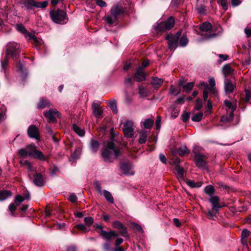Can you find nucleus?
Listing matches in <instances>:
<instances>
[{
	"label": "nucleus",
	"instance_id": "61",
	"mask_svg": "<svg viewBox=\"0 0 251 251\" xmlns=\"http://www.w3.org/2000/svg\"><path fill=\"white\" fill-rule=\"evenodd\" d=\"M187 185L192 187V188H195V187H196V182H195L193 180H188L187 182Z\"/></svg>",
	"mask_w": 251,
	"mask_h": 251
},
{
	"label": "nucleus",
	"instance_id": "23",
	"mask_svg": "<svg viewBox=\"0 0 251 251\" xmlns=\"http://www.w3.org/2000/svg\"><path fill=\"white\" fill-rule=\"evenodd\" d=\"M232 71L233 70L229 64H226L223 68V73L226 78L227 75H231Z\"/></svg>",
	"mask_w": 251,
	"mask_h": 251
},
{
	"label": "nucleus",
	"instance_id": "17",
	"mask_svg": "<svg viewBox=\"0 0 251 251\" xmlns=\"http://www.w3.org/2000/svg\"><path fill=\"white\" fill-rule=\"evenodd\" d=\"M122 172L125 175H132L134 173L131 171V165L129 162L122 164L120 166Z\"/></svg>",
	"mask_w": 251,
	"mask_h": 251
},
{
	"label": "nucleus",
	"instance_id": "46",
	"mask_svg": "<svg viewBox=\"0 0 251 251\" xmlns=\"http://www.w3.org/2000/svg\"><path fill=\"white\" fill-rule=\"evenodd\" d=\"M25 200V198L21 197L20 195H17L15 198L14 202L16 205H19L21 203L23 202Z\"/></svg>",
	"mask_w": 251,
	"mask_h": 251
},
{
	"label": "nucleus",
	"instance_id": "41",
	"mask_svg": "<svg viewBox=\"0 0 251 251\" xmlns=\"http://www.w3.org/2000/svg\"><path fill=\"white\" fill-rule=\"evenodd\" d=\"M75 227L84 232H87L89 230V229H88L86 226L83 224L76 225L75 226Z\"/></svg>",
	"mask_w": 251,
	"mask_h": 251
},
{
	"label": "nucleus",
	"instance_id": "1",
	"mask_svg": "<svg viewBox=\"0 0 251 251\" xmlns=\"http://www.w3.org/2000/svg\"><path fill=\"white\" fill-rule=\"evenodd\" d=\"M121 152L118 148H117L113 141H109L107 145L102 151L101 156L106 162H112L114 159L117 158Z\"/></svg>",
	"mask_w": 251,
	"mask_h": 251
},
{
	"label": "nucleus",
	"instance_id": "20",
	"mask_svg": "<svg viewBox=\"0 0 251 251\" xmlns=\"http://www.w3.org/2000/svg\"><path fill=\"white\" fill-rule=\"evenodd\" d=\"M175 169L177 172V177L179 179L183 180L184 179V170L183 167H180L179 165H176Z\"/></svg>",
	"mask_w": 251,
	"mask_h": 251
},
{
	"label": "nucleus",
	"instance_id": "52",
	"mask_svg": "<svg viewBox=\"0 0 251 251\" xmlns=\"http://www.w3.org/2000/svg\"><path fill=\"white\" fill-rule=\"evenodd\" d=\"M196 9L198 12L201 14H204L205 11V7L203 5H199L197 4Z\"/></svg>",
	"mask_w": 251,
	"mask_h": 251
},
{
	"label": "nucleus",
	"instance_id": "11",
	"mask_svg": "<svg viewBox=\"0 0 251 251\" xmlns=\"http://www.w3.org/2000/svg\"><path fill=\"white\" fill-rule=\"evenodd\" d=\"M44 116L49 119V122L55 123L56 118L59 117V113L56 109H50L44 113Z\"/></svg>",
	"mask_w": 251,
	"mask_h": 251
},
{
	"label": "nucleus",
	"instance_id": "19",
	"mask_svg": "<svg viewBox=\"0 0 251 251\" xmlns=\"http://www.w3.org/2000/svg\"><path fill=\"white\" fill-rule=\"evenodd\" d=\"M100 147L99 142L93 139H91L90 142V148L91 151L93 153H96Z\"/></svg>",
	"mask_w": 251,
	"mask_h": 251
},
{
	"label": "nucleus",
	"instance_id": "9",
	"mask_svg": "<svg viewBox=\"0 0 251 251\" xmlns=\"http://www.w3.org/2000/svg\"><path fill=\"white\" fill-rule=\"evenodd\" d=\"M207 157L201 153H195L194 160L197 167L204 169L206 167Z\"/></svg>",
	"mask_w": 251,
	"mask_h": 251
},
{
	"label": "nucleus",
	"instance_id": "48",
	"mask_svg": "<svg viewBox=\"0 0 251 251\" xmlns=\"http://www.w3.org/2000/svg\"><path fill=\"white\" fill-rule=\"evenodd\" d=\"M202 107V100L200 99H197V102L195 108L197 110H200Z\"/></svg>",
	"mask_w": 251,
	"mask_h": 251
},
{
	"label": "nucleus",
	"instance_id": "53",
	"mask_svg": "<svg viewBox=\"0 0 251 251\" xmlns=\"http://www.w3.org/2000/svg\"><path fill=\"white\" fill-rule=\"evenodd\" d=\"M25 37L28 41L33 40L35 37L33 33H29L27 31V33L25 34Z\"/></svg>",
	"mask_w": 251,
	"mask_h": 251
},
{
	"label": "nucleus",
	"instance_id": "49",
	"mask_svg": "<svg viewBox=\"0 0 251 251\" xmlns=\"http://www.w3.org/2000/svg\"><path fill=\"white\" fill-rule=\"evenodd\" d=\"M84 221L86 225L90 226L93 223L94 219L92 217H87L84 218Z\"/></svg>",
	"mask_w": 251,
	"mask_h": 251
},
{
	"label": "nucleus",
	"instance_id": "50",
	"mask_svg": "<svg viewBox=\"0 0 251 251\" xmlns=\"http://www.w3.org/2000/svg\"><path fill=\"white\" fill-rule=\"evenodd\" d=\"M131 226L134 229L137 230L141 233L144 231L142 227L137 224L132 223Z\"/></svg>",
	"mask_w": 251,
	"mask_h": 251
},
{
	"label": "nucleus",
	"instance_id": "57",
	"mask_svg": "<svg viewBox=\"0 0 251 251\" xmlns=\"http://www.w3.org/2000/svg\"><path fill=\"white\" fill-rule=\"evenodd\" d=\"M96 3L101 7H105L106 6V2L102 0H96Z\"/></svg>",
	"mask_w": 251,
	"mask_h": 251
},
{
	"label": "nucleus",
	"instance_id": "7",
	"mask_svg": "<svg viewBox=\"0 0 251 251\" xmlns=\"http://www.w3.org/2000/svg\"><path fill=\"white\" fill-rule=\"evenodd\" d=\"M175 25V20L173 17H170L166 21L158 24L156 29L160 32H164L172 29Z\"/></svg>",
	"mask_w": 251,
	"mask_h": 251
},
{
	"label": "nucleus",
	"instance_id": "55",
	"mask_svg": "<svg viewBox=\"0 0 251 251\" xmlns=\"http://www.w3.org/2000/svg\"><path fill=\"white\" fill-rule=\"evenodd\" d=\"M250 234V232L247 229H244L242 232V238H247Z\"/></svg>",
	"mask_w": 251,
	"mask_h": 251
},
{
	"label": "nucleus",
	"instance_id": "12",
	"mask_svg": "<svg viewBox=\"0 0 251 251\" xmlns=\"http://www.w3.org/2000/svg\"><path fill=\"white\" fill-rule=\"evenodd\" d=\"M27 134L31 138H34L38 141L40 140V133L38 128L33 125H30L27 129Z\"/></svg>",
	"mask_w": 251,
	"mask_h": 251
},
{
	"label": "nucleus",
	"instance_id": "28",
	"mask_svg": "<svg viewBox=\"0 0 251 251\" xmlns=\"http://www.w3.org/2000/svg\"><path fill=\"white\" fill-rule=\"evenodd\" d=\"M225 105L229 109H231L232 111H235L236 108V102H231L230 101L226 100L224 101Z\"/></svg>",
	"mask_w": 251,
	"mask_h": 251
},
{
	"label": "nucleus",
	"instance_id": "32",
	"mask_svg": "<svg viewBox=\"0 0 251 251\" xmlns=\"http://www.w3.org/2000/svg\"><path fill=\"white\" fill-rule=\"evenodd\" d=\"M204 191L206 194L211 197L214 194L215 190L213 186L209 185L205 187Z\"/></svg>",
	"mask_w": 251,
	"mask_h": 251
},
{
	"label": "nucleus",
	"instance_id": "59",
	"mask_svg": "<svg viewBox=\"0 0 251 251\" xmlns=\"http://www.w3.org/2000/svg\"><path fill=\"white\" fill-rule=\"evenodd\" d=\"M159 158H160V161L162 163H163L164 164H166L167 159H166V157L165 155L164 154L160 153V154H159Z\"/></svg>",
	"mask_w": 251,
	"mask_h": 251
},
{
	"label": "nucleus",
	"instance_id": "43",
	"mask_svg": "<svg viewBox=\"0 0 251 251\" xmlns=\"http://www.w3.org/2000/svg\"><path fill=\"white\" fill-rule=\"evenodd\" d=\"M246 97L245 98V101L248 102L251 98V89H247L245 91Z\"/></svg>",
	"mask_w": 251,
	"mask_h": 251
},
{
	"label": "nucleus",
	"instance_id": "60",
	"mask_svg": "<svg viewBox=\"0 0 251 251\" xmlns=\"http://www.w3.org/2000/svg\"><path fill=\"white\" fill-rule=\"evenodd\" d=\"M244 32L246 34L247 37H249L251 36V28L250 27H247L245 30Z\"/></svg>",
	"mask_w": 251,
	"mask_h": 251
},
{
	"label": "nucleus",
	"instance_id": "56",
	"mask_svg": "<svg viewBox=\"0 0 251 251\" xmlns=\"http://www.w3.org/2000/svg\"><path fill=\"white\" fill-rule=\"evenodd\" d=\"M95 185L97 190L99 192V193L100 194H101L102 193V188L101 187L100 183L99 181H96L95 183Z\"/></svg>",
	"mask_w": 251,
	"mask_h": 251
},
{
	"label": "nucleus",
	"instance_id": "18",
	"mask_svg": "<svg viewBox=\"0 0 251 251\" xmlns=\"http://www.w3.org/2000/svg\"><path fill=\"white\" fill-rule=\"evenodd\" d=\"M33 182L37 186H42L44 185V180L41 173H36L34 175Z\"/></svg>",
	"mask_w": 251,
	"mask_h": 251
},
{
	"label": "nucleus",
	"instance_id": "63",
	"mask_svg": "<svg viewBox=\"0 0 251 251\" xmlns=\"http://www.w3.org/2000/svg\"><path fill=\"white\" fill-rule=\"evenodd\" d=\"M16 209L15 203H12L9 205V210L11 212H14Z\"/></svg>",
	"mask_w": 251,
	"mask_h": 251
},
{
	"label": "nucleus",
	"instance_id": "14",
	"mask_svg": "<svg viewBox=\"0 0 251 251\" xmlns=\"http://www.w3.org/2000/svg\"><path fill=\"white\" fill-rule=\"evenodd\" d=\"M134 78L138 82L146 80V75L144 69L142 67H139L134 75Z\"/></svg>",
	"mask_w": 251,
	"mask_h": 251
},
{
	"label": "nucleus",
	"instance_id": "13",
	"mask_svg": "<svg viewBox=\"0 0 251 251\" xmlns=\"http://www.w3.org/2000/svg\"><path fill=\"white\" fill-rule=\"evenodd\" d=\"M236 88V85L231 79L226 78L224 81V89L226 94L232 93Z\"/></svg>",
	"mask_w": 251,
	"mask_h": 251
},
{
	"label": "nucleus",
	"instance_id": "2",
	"mask_svg": "<svg viewBox=\"0 0 251 251\" xmlns=\"http://www.w3.org/2000/svg\"><path fill=\"white\" fill-rule=\"evenodd\" d=\"M18 153L22 157L29 156L42 161L47 159L43 152L37 150L36 146L33 144L29 145L25 148L19 150Z\"/></svg>",
	"mask_w": 251,
	"mask_h": 251
},
{
	"label": "nucleus",
	"instance_id": "30",
	"mask_svg": "<svg viewBox=\"0 0 251 251\" xmlns=\"http://www.w3.org/2000/svg\"><path fill=\"white\" fill-rule=\"evenodd\" d=\"M103 195L107 201L110 203H113L114 202L113 198L109 192L106 190H104Z\"/></svg>",
	"mask_w": 251,
	"mask_h": 251
},
{
	"label": "nucleus",
	"instance_id": "31",
	"mask_svg": "<svg viewBox=\"0 0 251 251\" xmlns=\"http://www.w3.org/2000/svg\"><path fill=\"white\" fill-rule=\"evenodd\" d=\"M178 153L180 156H184L189 153V150L186 146H183L178 149Z\"/></svg>",
	"mask_w": 251,
	"mask_h": 251
},
{
	"label": "nucleus",
	"instance_id": "21",
	"mask_svg": "<svg viewBox=\"0 0 251 251\" xmlns=\"http://www.w3.org/2000/svg\"><path fill=\"white\" fill-rule=\"evenodd\" d=\"M50 106V102L48 100L44 98L40 99L39 103L37 104V107L39 109H43L46 107Z\"/></svg>",
	"mask_w": 251,
	"mask_h": 251
},
{
	"label": "nucleus",
	"instance_id": "36",
	"mask_svg": "<svg viewBox=\"0 0 251 251\" xmlns=\"http://www.w3.org/2000/svg\"><path fill=\"white\" fill-rule=\"evenodd\" d=\"M109 106L114 113H117L118 110L117 108L116 101L115 100H111L109 103Z\"/></svg>",
	"mask_w": 251,
	"mask_h": 251
},
{
	"label": "nucleus",
	"instance_id": "40",
	"mask_svg": "<svg viewBox=\"0 0 251 251\" xmlns=\"http://www.w3.org/2000/svg\"><path fill=\"white\" fill-rule=\"evenodd\" d=\"M120 230V233L121 236L129 238V235L128 234L127 231V227L125 226H123V227H122L121 228L119 229Z\"/></svg>",
	"mask_w": 251,
	"mask_h": 251
},
{
	"label": "nucleus",
	"instance_id": "33",
	"mask_svg": "<svg viewBox=\"0 0 251 251\" xmlns=\"http://www.w3.org/2000/svg\"><path fill=\"white\" fill-rule=\"evenodd\" d=\"M48 1L47 0L42 2H38L35 0V7L45 8L48 5Z\"/></svg>",
	"mask_w": 251,
	"mask_h": 251
},
{
	"label": "nucleus",
	"instance_id": "54",
	"mask_svg": "<svg viewBox=\"0 0 251 251\" xmlns=\"http://www.w3.org/2000/svg\"><path fill=\"white\" fill-rule=\"evenodd\" d=\"M32 43L36 46H39L42 43V40L40 39L37 38L36 36L32 40Z\"/></svg>",
	"mask_w": 251,
	"mask_h": 251
},
{
	"label": "nucleus",
	"instance_id": "27",
	"mask_svg": "<svg viewBox=\"0 0 251 251\" xmlns=\"http://www.w3.org/2000/svg\"><path fill=\"white\" fill-rule=\"evenodd\" d=\"M11 195V193L7 190L0 191V201H3Z\"/></svg>",
	"mask_w": 251,
	"mask_h": 251
},
{
	"label": "nucleus",
	"instance_id": "37",
	"mask_svg": "<svg viewBox=\"0 0 251 251\" xmlns=\"http://www.w3.org/2000/svg\"><path fill=\"white\" fill-rule=\"evenodd\" d=\"M203 117V113L202 112L199 113L194 115L192 117V120L194 122H199L201 121Z\"/></svg>",
	"mask_w": 251,
	"mask_h": 251
},
{
	"label": "nucleus",
	"instance_id": "64",
	"mask_svg": "<svg viewBox=\"0 0 251 251\" xmlns=\"http://www.w3.org/2000/svg\"><path fill=\"white\" fill-rule=\"evenodd\" d=\"M17 67L18 68V70L19 71L22 73L24 72V66L22 64V63L21 62V61H19L18 63V65H17Z\"/></svg>",
	"mask_w": 251,
	"mask_h": 251
},
{
	"label": "nucleus",
	"instance_id": "38",
	"mask_svg": "<svg viewBox=\"0 0 251 251\" xmlns=\"http://www.w3.org/2000/svg\"><path fill=\"white\" fill-rule=\"evenodd\" d=\"M139 94L141 97H146L148 96V91L143 87L140 86L138 88Z\"/></svg>",
	"mask_w": 251,
	"mask_h": 251
},
{
	"label": "nucleus",
	"instance_id": "47",
	"mask_svg": "<svg viewBox=\"0 0 251 251\" xmlns=\"http://www.w3.org/2000/svg\"><path fill=\"white\" fill-rule=\"evenodd\" d=\"M218 2L220 3L222 6L223 9L226 10L228 8V5L227 4V0H217Z\"/></svg>",
	"mask_w": 251,
	"mask_h": 251
},
{
	"label": "nucleus",
	"instance_id": "22",
	"mask_svg": "<svg viewBox=\"0 0 251 251\" xmlns=\"http://www.w3.org/2000/svg\"><path fill=\"white\" fill-rule=\"evenodd\" d=\"M162 83L163 80L161 79L153 77L152 78L151 84L154 89H158Z\"/></svg>",
	"mask_w": 251,
	"mask_h": 251
},
{
	"label": "nucleus",
	"instance_id": "29",
	"mask_svg": "<svg viewBox=\"0 0 251 251\" xmlns=\"http://www.w3.org/2000/svg\"><path fill=\"white\" fill-rule=\"evenodd\" d=\"M188 43V39L186 35L183 34L179 39V46L181 47L186 46Z\"/></svg>",
	"mask_w": 251,
	"mask_h": 251
},
{
	"label": "nucleus",
	"instance_id": "51",
	"mask_svg": "<svg viewBox=\"0 0 251 251\" xmlns=\"http://www.w3.org/2000/svg\"><path fill=\"white\" fill-rule=\"evenodd\" d=\"M209 84L210 87L208 88V89L210 91H212L213 88L215 85V79L214 78L210 77L209 78Z\"/></svg>",
	"mask_w": 251,
	"mask_h": 251
},
{
	"label": "nucleus",
	"instance_id": "3",
	"mask_svg": "<svg viewBox=\"0 0 251 251\" xmlns=\"http://www.w3.org/2000/svg\"><path fill=\"white\" fill-rule=\"evenodd\" d=\"M126 11V8L121 5H114L110 10V14L105 17V20L107 23L111 25L116 22L119 15L125 13Z\"/></svg>",
	"mask_w": 251,
	"mask_h": 251
},
{
	"label": "nucleus",
	"instance_id": "15",
	"mask_svg": "<svg viewBox=\"0 0 251 251\" xmlns=\"http://www.w3.org/2000/svg\"><path fill=\"white\" fill-rule=\"evenodd\" d=\"M100 235L105 240L110 241L113 237L118 236V234L114 231L107 232L105 230L100 231Z\"/></svg>",
	"mask_w": 251,
	"mask_h": 251
},
{
	"label": "nucleus",
	"instance_id": "45",
	"mask_svg": "<svg viewBox=\"0 0 251 251\" xmlns=\"http://www.w3.org/2000/svg\"><path fill=\"white\" fill-rule=\"evenodd\" d=\"M17 29L19 32H20L23 34H25L27 33V30L26 29L25 27L21 24L17 25Z\"/></svg>",
	"mask_w": 251,
	"mask_h": 251
},
{
	"label": "nucleus",
	"instance_id": "10",
	"mask_svg": "<svg viewBox=\"0 0 251 251\" xmlns=\"http://www.w3.org/2000/svg\"><path fill=\"white\" fill-rule=\"evenodd\" d=\"M123 131L127 138H130L133 135V123L132 121H127L124 123Z\"/></svg>",
	"mask_w": 251,
	"mask_h": 251
},
{
	"label": "nucleus",
	"instance_id": "34",
	"mask_svg": "<svg viewBox=\"0 0 251 251\" xmlns=\"http://www.w3.org/2000/svg\"><path fill=\"white\" fill-rule=\"evenodd\" d=\"M147 137V134L146 131H141L140 132V138L139 139V142L140 144L145 143L146 141Z\"/></svg>",
	"mask_w": 251,
	"mask_h": 251
},
{
	"label": "nucleus",
	"instance_id": "6",
	"mask_svg": "<svg viewBox=\"0 0 251 251\" xmlns=\"http://www.w3.org/2000/svg\"><path fill=\"white\" fill-rule=\"evenodd\" d=\"M20 52V45L16 42H10L6 46V55L14 58L19 55Z\"/></svg>",
	"mask_w": 251,
	"mask_h": 251
},
{
	"label": "nucleus",
	"instance_id": "42",
	"mask_svg": "<svg viewBox=\"0 0 251 251\" xmlns=\"http://www.w3.org/2000/svg\"><path fill=\"white\" fill-rule=\"evenodd\" d=\"M8 60H9V58L7 56V55H6V56L4 57V60L1 61V68L3 70H5V69H6V68L7 67V66L8 65Z\"/></svg>",
	"mask_w": 251,
	"mask_h": 251
},
{
	"label": "nucleus",
	"instance_id": "5",
	"mask_svg": "<svg viewBox=\"0 0 251 251\" xmlns=\"http://www.w3.org/2000/svg\"><path fill=\"white\" fill-rule=\"evenodd\" d=\"M50 15L52 21L56 24H63L66 17V12L62 10L57 9L56 10L51 11Z\"/></svg>",
	"mask_w": 251,
	"mask_h": 251
},
{
	"label": "nucleus",
	"instance_id": "39",
	"mask_svg": "<svg viewBox=\"0 0 251 251\" xmlns=\"http://www.w3.org/2000/svg\"><path fill=\"white\" fill-rule=\"evenodd\" d=\"M153 120L151 119H147L144 122V126L146 128H150L153 124Z\"/></svg>",
	"mask_w": 251,
	"mask_h": 251
},
{
	"label": "nucleus",
	"instance_id": "26",
	"mask_svg": "<svg viewBox=\"0 0 251 251\" xmlns=\"http://www.w3.org/2000/svg\"><path fill=\"white\" fill-rule=\"evenodd\" d=\"M24 5L27 9H31L35 6L34 0H25L23 2Z\"/></svg>",
	"mask_w": 251,
	"mask_h": 251
},
{
	"label": "nucleus",
	"instance_id": "24",
	"mask_svg": "<svg viewBox=\"0 0 251 251\" xmlns=\"http://www.w3.org/2000/svg\"><path fill=\"white\" fill-rule=\"evenodd\" d=\"M212 28V25L208 22H204L201 24L200 26V29L201 31H207L211 30Z\"/></svg>",
	"mask_w": 251,
	"mask_h": 251
},
{
	"label": "nucleus",
	"instance_id": "35",
	"mask_svg": "<svg viewBox=\"0 0 251 251\" xmlns=\"http://www.w3.org/2000/svg\"><path fill=\"white\" fill-rule=\"evenodd\" d=\"M194 84L193 82H188L183 85V88L184 91L189 93L193 89Z\"/></svg>",
	"mask_w": 251,
	"mask_h": 251
},
{
	"label": "nucleus",
	"instance_id": "16",
	"mask_svg": "<svg viewBox=\"0 0 251 251\" xmlns=\"http://www.w3.org/2000/svg\"><path fill=\"white\" fill-rule=\"evenodd\" d=\"M92 108L93 112L96 118H102V110L100 108V104L98 103L93 102L92 105Z\"/></svg>",
	"mask_w": 251,
	"mask_h": 251
},
{
	"label": "nucleus",
	"instance_id": "8",
	"mask_svg": "<svg viewBox=\"0 0 251 251\" xmlns=\"http://www.w3.org/2000/svg\"><path fill=\"white\" fill-rule=\"evenodd\" d=\"M181 30H179L175 36L168 34L166 36V39L169 40L168 43L169 49L175 50L177 47L178 39L181 35Z\"/></svg>",
	"mask_w": 251,
	"mask_h": 251
},
{
	"label": "nucleus",
	"instance_id": "58",
	"mask_svg": "<svg viewBox=\"0 0 251 251\" xmlns=\"http://www.w3.org/2000/svg\"><path fill=\"white\" fill-rule=\"evenodd\" d=\"M77 197L74 194H72L70 195L69 200L72 202H75L77 201Z\"/></svg>",
	"mask_w": 251,
	"mask_h": 251
},
{
	"label": "nucleus",
	"instance_id": "4",
	"mask_svg": "<svg viewBox=\"0 0 251 251\" xmlns=\"http://www.w3.org/2000/svg\"><path fill=\"white\" fill-rule=\"evenodd\" d=\"M209 201L212 205V210H207V215L209 218L211 219L216 216L219 209L223 207V205L220 202L219 197L217 196H211Z\"/></svg>",
	"mask_w": 251,
	"mask_h": 251
},
{
	"label": "nucleus",
	"instance_id": "25",
	"mask_svg": "<svg viewBox=\"0 0 251 251\" xmlns=\"http://www.w3.org/2000/svg\"><path fill=\"white\" fill-rule=\"evenodd\" d=\"M73 128L74 131L80 136H83L84 135L85 131L82 129L80 128L77 125L74 124Z\"/></svg>",
	"mask_w": 251,
	"mask_h": 251
},
{
	"label": "nucleus",
	"instance_id": "44",
	"mask_svg": "<svg viewBox=\"0 0 251 251\" xmlns=\"http://www.w3.org/2000/svg\"><path fill=\"white\" fill-rule=\"evenodd\" d=\"M112 226L114 228L119 230V229L121 228L122 227H123V226L124 225L120 221H115L113 223Z\"/></svg>",
	"mask_w": 251,
	"mask_h": 251
},
{
	"label": "nucleus",
	"instance_id": "62",
	"mask_svg": "<svg viewBox=\"0 0 251 251\" xmlns=\"http://www.w3.org/2000/svg\"><path fill=\"white\" fill-rule=\"evenodd\" d=\"M189 118V114L187 113H184L182 115V120L183 122H186Z\"/></svg>",
	"mask_w": 251,
	"mask_h": 251
}]
</instances>
